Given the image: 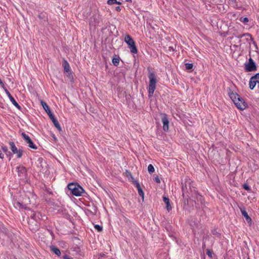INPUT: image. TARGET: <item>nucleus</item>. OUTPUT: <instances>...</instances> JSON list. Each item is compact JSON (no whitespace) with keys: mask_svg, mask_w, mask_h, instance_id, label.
Masks as SVG:
<instances>
[{"mask_svg":"<svg viewBox=\"0 0 259 259\" xmlns=\"http://www.w3.org/2000/svg\"><path fill=\"white\" fill-rule=\"evenodd\" d=\"M227 91L229 96L238 109L243 110L247 107V103L237 93L230 88H228Z\"/></svg>","mask_w":259,"mask_h":259,"instance_id":"nucleus-1","label":"nucleus"},{"mask_svg":"<svg viewBox=\"0 0 259 259\" xmlns=\"http://www.w3.org/2000/svg\"><path fill=\"white\" fill-rule=\"evenodd\" d=\"M148 78L149 84L148 87V96L149 97L153 96L154 91L156 89L157 79L155 74L154 72L149 73Z\"/></svg>","mask_w":259,"mask_h":259,"instance_id":"nucleus-2","label":"nucleus"},{"mask_svg":"<svg viewBox=\"0 0 259 259\" xmlns=\"http://www.w3.org/2000/svg\"><path fill=\"white\" fill-rule=\"evenodd\" d=\"M41 104L45 110V111L47 113L49 117L52 120L53 122L54 125L58 130H61V126L57 119L55 117L53 113L51 112V110L48 104L44 101H41Z\"/></svg>","mask_w":259,"mask_h":259,"instance_id":"nucleus-3","label":"nucleus"},{"mask_svg":"<svg viewBox=\"0 0 259 259\" xmlns=\"http://www.w3.org/2000/svg\"><path fill=\"white\" fill-rule=\"evenodd\" d=\"M67 187L72 195L76 196H81L82 194L84 193L83 189L77 183H70Z\"/></svg>","mask_w":259,"mask_h":259,"instance_id":"nucleus-4","label":"nucleus"},{"mask_svg":"<svg viewBox=\"0 0 259 259\" xmlns=\"http://www.w3.org/2000/svg\"><path fill=\"white\" fill-rule=\"evenodd\" d=\"M124 41L128 45L131 53L133 54L137 53L138 50L136 46L135 42L130 35H126L124 37Z\"/></svg>","mask_w":259,"mask_h":259,"instance_id":"nucleus-5","label":"nucleus"},{"mask_svg":"<svg viewBox=\"0 0 259 259\" xmlns=\"http://www.w3.org/2000/svg\"><path fill=\"white\" fill-rule=\"evenodd\" d=\"M257 67L255 62L250 57L248 62L244 64V70L246 72H252L257 70Z\"/></svg>","mask_w":259,"mask_h":259,"instance_id":"nucleus-6","label":"nucleus"},{"mask_svg":"<svg viewBox=\"0 0 259 259\" xmlns=\"http://www.w3.org/2000/svg\"><path fill=\"white\" fill-rule=\"evenodd\" d=\"M9 145L10 146V149L11 150L13 154H17V157L18 158H21L23 155V151L21 149H18L13 142H10Z\"/></svg>","mask_w":259,"mask_h":259,"instance_id":"nucleus-7","label":"nucleus"},{"mask_svg":"<svg viewBox=\"0 0 259 259\" xmlns=\"http://www.w3.org/2000/svg\"><path fill=\"white\" fill-rule=\"evenodd\" d=\"M18 175L20 179H25L27 177V173L26 169L23 166H18L16 168Z\"/></svg>","mask_w":259,"mask_h":259,"instance_id":"nucleus-8","label":"nucleus"},{"mask_svg":"<svg viewBox=\"0 0 259 259\" xmlns=\"http://www.w3.org/2000/svg\"><path fill=\"white\" fill-rule=\"evenodd\" d=\"M257 83H259V73H256L250 78L249 82L250 89L253 90Z\"/></svg>","mask_w":259,"mask_h":259,"instance_id":"nucleus-9","label":"nucleus"},{"mask_svg":"<svg viewBox=\"0 0 259 259\" xmlns=\"http://www.w3.org/2000/svg\"><path fill=\"white\" fill-rule=\"evenodd\" d=\"M28 225L30 229L33 232H36L39 229V223L34 220H28Z\"/></svg>","mask_w":259,"mask_h":259,"instance_id":"nucleus-10","label":"nucleus"},{"mask_svg":"<svg viewBox=\"0 0 259 259\" xmlns=\"http://www.w3.org/2000/svg\"><path fill=\"white\" fill-rule=\"evenodd\" d=\"M4 90L5 91L6 94L9 97V99L10 100L11 102L12 103V104L18 109L21 110V106L18 104V103L15 101L14 98L12 97V96L11 95L10 92L8 91L7 89L5 88L4 89Z\"/></svg>","mask_w":259,"mask_h":259,"instance_id":"nucleus-11","label":"nucleus"},{"mask_svg":"<svg viewBox=\"0 0 259 259\" xmlns=\"http://www.w3.org/2000/svg\"><path fill=\"white\" fill-rule=\"evenodd\" d=\"M22 135L23 138L26 140V142L28 144V146L33 149H36V146L33 143L30 137L24 133H22Z\"/></svg>","mask_w":259,"mask_h":259,"instance_id":"nucleus-12","label":"nucleus"},{"mask_svg":"<svg viewBox=\"0 0 259 259\" xmlns=\"http://www.w3.org/2000/svg\"><path fill=\"white\" fill-rule=\"evenodd\" d=\"M161 121L163 123V130H168L169 121L166 114L161 115Z\"/></svg>","mask_w":259,"mask_h":259,"instance_id":"nucleus-13","label":"nucleus"},{"mask_svg":"<svg viewBox=\"0 0 259 259\" xmlns=\"http://www.w3.org/2000/svg\"><path fill=\"white\" fill-rule=\"evenodd\" d=\"M50 250L58 256L61 255V253L60 250H59V249L58 247H57L55 246H53V245L51 246H50Z\"/></svg>","mask_w":259,"mask_h":259,"instance_id":"nucleus-14","label":"nucleus"},{"mask_svg":"<svg viewBox=\"0 0 259 259\" xmlns=\"http://www.w3.org/2000/svg\"><path fill=\"white\" fill-rule=\"evenodd\" d=\"M163 200L166 204V209L168 211H169L171 209V206L170 204L169 198L166 197H163Z\"/></svg>","mask_w":259,"mask_h":259,"instance_id":"nucleus-15","label":"nucleus"},{"mask_svg":"<svg viewBox=\"0 0 259 259\" xmlns=\"http://www.w3.org/2000/svg\"><path fill=\"white\" fill-rule=\"evenodd\" d=\"M40 216L41 215L39 213H33L32 214L30 215V218L28 220H34V221H37L40 220Z\"/></svg>","mask_w":259,"mask_h":259,"instance_id":"nucleus-16","label":"nucleus"},{"mask_svg":"<svg viewBox=\"0 0 259 259\" xmlns=\"http://www.w3.org/2000/svg\"><path fill=\"white\" fill-rule=\"evenodd\" d=\"M63 66L65 72H69L70 70V65L67 60H64L63 61Z\"/></svg>","mask_w":259,"mask_h":259,"instance_id":"nucleus-17","label":"nucleus"},{"mask_svg":"<svg viewBox=\"0 0 259 259\" xmlns=\"http://www.w3.org/2000/svg\"><path fill=\"white\" fill-rule=\"evenodd\" d=\"M126 2H132V0H125ZM107 4L109 5H112L113 4H117L118 5H121V3L117 0H108Z\"/></svg>","mask_w":259,"mask_h":259,"instance_id":"nucleus-18","label":"nucleus"},{"mask_svg":"<svg viewBox=\"0 0 259 259\" xmlns=\"http://www.w3.org/2000/svg\"><path fill=\"white\" fill-rule=\"evenodd\" d=\"M241 212L242 215L245 218L246 221L248 223H250L251 222V219L250 217L248 215L247 212L246 211L245 209H241Z\"/></svg>","mask_w":259,"mask_h":259,"instance_id":"nucleus-19","label":"nucleus"},{"mask_svg":"<svg viewBox=\"0 0 259 259\" xmlns=\"http://www.w3.org/2000/svg\"><path fill=\"white\" fill-rule=\"evenodd\" d=\"M187 184L190 185V183H188L187 182L182 183V189L183 191V195H184V193L187 190Z\"/></svg>","mask_w":259,"mask_h":259,"instance_id":"nucleus-20","label":"nucleus"},{"mask_svg":"<svg viewBox=\"0 0 259 259\" xmlns=\"http://www.w3.org/2000/svg\"><path fill=\"white\" fill-rule=\"evenodd\" d=\"M243 35H245L244 37H245V40L247 41H253V39L249 33H244Z\"/></svg>","mask_w":259,"mask_h":259,"instance_id":"nucleus-21","label":"nucleus"},{"mask_svg":"<svg viewBox=\"0 0 259 259\" xmlns=\"http://www.w3.org/2000/svg\"><path fill=\"white\" fill-rule=\"evenodd\" d=\"M120 59L119 57L118 58H113L112 59V63L113 65L115 66H117L119 64Z\"/></svg>","mask_w":259,"mask_h":259,"instance_id":"nucleus-22","label":"nucleus"},{"mask_svg":"<svg viewBox=\"0 0 259 259\" xmlns=\"http://www.w3.org/2000/svg\"><path fill=\"white\" fill-rule=\"evenodd\" d=\"M155 169L152 164H150L148 166V171L150 174L154 172Z\"/></svg>","mask_w":259,"mask_h":259,"instance_id":"nucleus-23","label":"nucleus"},{"mask_svg":"<svg viewBox=\"0 0 259 259\" xmlns=\"http://www.w3.org/2000/svg\"><path fill=\"white\" fill-rule=\"evenodd\" d=\"M193 67V65L192 63H187L185 64V68L187 70H192Z\"/></svg>","mask_w":259,"mask_h":259,"instance_id":"nucleus-24","label":"nucleus"},{"mask_svg":"<svg viewBox=\"0 0 259 259\" xmlns=\"http://www.w3.org/2000/svg\"><path fill=\"white\" fill-rule=\"evenodd\" d=\"M96 230H97L98 232H101L103 230V228L101 226L99 225H95L94 226Z\"/></svg>","mask_w":259,"mask_h":259,"instance_id":"nucleus-25","label":"nucleus"},{"mask_svg":"<svg viewBox=\"0 0 259 259\" xmlns=\"http://www.w3.org/2000/svg\"><path fill=\"white\" fill-rule=\"evenodd\" d=\"M138 191L139 195L141 197H142V199H144V193L143 191L142 190V189H139Z\"/></svg>","mask_w":259,"mask_h":259,"instance_id":"nucleus-26","label":"nucleus"},{"mask_svg":"<svg viewBox=\"0 0 259 259\" xmlns=\"http://www.w3.org/2000/svg\"><path fill=\"white\" fill-rule=\"evenodd\" d=\"M240 21H241L242 22H243V23H244L246 24V23H247V22H248L249 20H248V18H247V17H244V18H241V19H240Z\"/></svg>","mask_w":259,"mask_h":259,"instance_id":"nucleus-27","label":"nucleus"},{"mask_svg":"<svg viewBox=\"0 0 259 259\" xmlns=\"http://www.w3.org/2000/svg\"><path fill=\"white\" fill-rule=\"evenodd\" d=\"M67 73V77L70 79H73V75L72 74V72L71 71H70L69 72H66Z\"/></svg>","mask_w":259,"mask_h":259,"instance_id":"nucleus-28","label":"nucleus"},{"mask_svg":"<svg viewBox=\"0 0 259 259\" xmlns=\"http://www.w3.org/2000/svg\"><path fill=\"white\" fill-rule=\"evenodd\" d=\"M243 188L245 190H247V191H249L250 190V187L246 184H244L243 185Z\"/></svg>","mask_w":259,"mask_h":259,"instance_id":"nucleus-29","label":"nucleus"},{"mask_svg":"<svg viewBox=\"0 0 259 259\" xmlns=\"http://www.w3.org/2000/svg\"><path fill=\"white\" fill-rule=\"evenodd\" d=\"M206 254H207V255L210 257H212V251L210 250V249H207L206 250Z\"/></svg>","mask_w":259,"mask_h":259,"instance_id":"nucleus-30","label":"nucleus"},{"mask_svg":"<svg viewBox=\"0 0 259 259\" xmlns=\"http://www.w3.org/2000/svg\"><path fill=\"white\" fill-rule=\"evenodd\" d=\"M2 150L3 151L6 153L7 154V153H10L9 151H8V149L6 146H3L2 147Z\"/></svg>","mask_w":259,"mask_h":259,"instance_id":"nucleus-31","label":"nucleus"},{"mask_svg":"<svg viewBox=\"0 0 259 259\" xmlns=\"http://www.w3.org/2000/svg\"><path fill=\"white\" fill-rule=\"evenodd\" d=\"M154 181H155L157 183H160V179L159 178V177H158V176L155 177L154 178Z\"/></svg>","mask_w":259,"mask_h":259,"instance_id":"nucleus-32","label":"nucleus"},{"mask_svg":"<svg viewBox=\"0 0 259 259\" xmlns=\"http://www.w3.org/2000/svg\"><path fill=\"white\" fill-rule=\"evenodd\" d=\"M2 231L4 233H5V234H8V230H7L6 228H3V227L2 230Z\"/></svg>","mask_w":259,"mask_h":259,"instance_id":"nucleus-33","label":"nucleus"},{"mask_svg":"<svg viewBox=\"0 0 259 259\" xmlns=\"http://www.w3.org/2000/svg\"><path fill=\"white\" fill-rule=\"evenodd\" d=\"M135 184L138 190H139V189H142L140 186V185L138 182H136Z\"/></svg>","mask_w":259,"mask_h":259,"instance_id":"nucleus-34","label":"nucleus"},{"mask_svg":"<svg viewBox=\"0 0 259 259\" xmlns=\"http://www.w3.org/2000/svg\"><path fill=\"white\" fill-rule=\"evenodd\" d=\"M63 258L64 259H73V258L70 257L69 256H68L66 254H65L63 256Z\"/></svg>","mask_w":259,"mask_h":259,"instance_id":"nucleus-35","label":"nucleus"},{"mask_svg":"<svg viewBox=\"0 0 259 259\" xmlns=\"http://www.w3.org/2000/svg\"><path fill=\"white\" fill-rule=\"evenodd\" d=\"M0 84L1 85V87L4 89L5 88H6L4 82L2 81L1 79L0 78Z\"/></svg>","mask_w":259,"mask_h":259,"instance_id":"nucleus-36","label":"nucleus"},{"mask_svg":"<svg viewBox=\"0 0 259 259\" xmlns=\"http://www.w3.org/2000/svg\"><path fill=\"white\" fill-rule=\"evenodd\" d=\"M17 206L19 207H22L21 203L20 202H17L16 203V207H17Z\"/></svg>","mask_w":259,"mask_h":259,"instance_id":"nucleus-37","label":"nucleus"},{"mask_svg":"<svg viewBox=\"0 0 259 259\" xmlns=\"http://www.w3.org/2000/svg\"><path fill=\"white\" fill-rule=\"evenodd\" d=\"M115 10L118 11V12H119L121 11V8L119 6H117L115 7Z\"/></svg>","mask_w":259,"mask_h":259,"instance_id":"nucleus-38","label":"nucleus"},{"mask_svg":"<svg viewBox=\"0 0 259 259\" xmlns=\"http://www.w3.org/2000/svg\"><path fill=\"white\" fill-rule=\"evenodd\" d=\"M51 135H52V138H53V139L54 140V141H57V138L55 137V135H54V134H52Z\"/></svg>","mask_w":259,"mask_h":259,"instance_id":"nucleus-39","label":"nucleus"},{"mask_svg":"<svg viewBox=\"0 0 259 259\" xmlns=\"http://www.w3.org/2000/svg\"><path fill=\"white\" fill-rule=\"evenodd\" d=\"M245 35H243V34H240V35H239L238 36H237L236 37L238 38H242L243 37H244Z\"/></svg>","mask_w":259,"mask_h":259,"instance_id":"nucleus-40","label":"nucleus"},{"mask_svg":"<svg viewBox=\"0 0 259 259\" xmlns=\"http://www.w3.org/2000/svg\"><path fill=\"white\" fill-rule=\"evenodd\" d=\"M169 50H173V48L172 47H169Z\"/></svg>","mask_w":259,"mask_h":259,"instance_id":"nucleus-41","label":"nucleus"}]
</instances>
